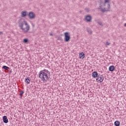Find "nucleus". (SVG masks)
Instances as JSON below:
<instances>
[{"instance_id": "nucleus-26", "label": "nucleus", "mask_w": 126, "mask_h": 126, "mask_svg": "<svg viewBox=\"0 0 126 126\" xmlns=\"http://www.w3.org/2000/svg\"><path fill=\"white\" fill-rule=\"evenodd\" d=\"M58 40H63V38H59L58 39Z\"/></svg>"}, {"instance_id": "nucleus-20", "label": "nucleus", "mask_w": 126, "mask_h": 126, "mask_svg": "<svg viewBox=\"0 0 126 126\" xmlns=\"http://www.w3.org/2000/svg\"><path fill=\"white\" fill-rule=\"evenodd\" d=\"M97 23L99 25H100V26H102L103 25V24L101 22H98Z\"/></svg>"}, {"instance_id": "nucleus-23", "label": "nucleus", "mask_w": 126, "mask_h": 126, "mask_svg": "<svg viewBox=\"0 0 126 126\" xmlns=\"http://www.w3.org/2000/svg\"><path fill=\"white\" fill-rule=\"evenodd\" d=\"M49 35H50V36H54V34L52 33H50Z\"/></svg>"}, {"instance_id": "nucleus-6", "label": "nucleus", "mask_w": 126, "mask_h": 126, "mask_svg": "<svg viewBox=\"0 0 126 126\" xmlns=\"http://www.w3.org/2000/svg\"><path fill=\"white\" fill-rule=\"evenodd\" d=\"M85 20L87 22H91V20H92V17L90 15H87L85 17Z\"/></svg>"}, {"instance_id": "nucleus-19", "label": "nucleus", "mask_w": 126, "mask_h": 126, "mask_svg": "<svg viewBox=\"0 0 126 126\" xmlns=\"http://www.w3.org/2000/svg\"><path fill=\"white\" fill-rule=\"evenodd\" d=\"M97 78L96 79V81H97V82H98V81H99V80H100V76H97V77H96Z\"/></svg>"}, {"instance_id": "nucleus-3", "label": "nucleus", "mask_w": 126, "mask_h": 126, "mask_svg": "<svg viewBox=\"0 0 126 126\" xmlns=\"http://www.w3.org/2000/svg\"><path fill=\"white\" fill-rule=\"evenodd\" d=\"M49 74H51L50 71L47 69H44L39 72L38 76L43 82H47L49 80Z\"/></svg>"}, {"instance_id": "nucleus-7", "label": "nucleus", "mask_w": 126, "mask_h": 126, "mask_svg": "<svg viewBox=\"0 0 126 126\" xmlns=\"http://www.w3.org/2000/svg\"><path fill=\"white\" fill-rule=\"evenodd\" d=\"M28 12L25 11L21 12L22 17H26L27 16Z\"/></svg>"}, {"instance_id": "nucleus-16", "label": "nucleus", "mask_w": 126, "mask_h": 126, "mask_svg": "<svg viewBox=\"0 0 126 126\" xmlns=\"http://www.w3.org/2000/svg\"><path fill=\"white\" fill-rule=\"evenodd\" d=\"M2 68L3 69H5V70H8V69H9V68L8 66H5V65H4L2 67Z\"/></svg>"}, {"instance_id": "nucleus-22", "label": "nucleus", "mask_w": 126, "mask_h": 126, "mask_svg": "<svg viewBox=\"0 0 126 126\" xmlns=\"http://www.w3.org/2000/svg\"><path fill=\"white\" fill-rule=\"evenodd\" d=\"M12 70H10L9 72V74H11V73L12 72Z\"/></svg>"}, {"instance_id": "nucleus-4", "label": "nucleus", "mask_w": 126, "mask_h": 126, "mask_svg": "<svg viewBox=\"0 0 126 126\" xmlns=\"http://www.w3.org/2000/svg\"><path fill=\"white\" fill-rule=\"evenodd\" d=\"M64 42H69V40H70V35H69V33L68 32H65L64 33Z\"/></svg>"}, {"instance_id": "nucleus-13", "label": "nucleus", "mask_w": 126, "mask_h": 126, "mask_svg": "<svg viewBox=\"0 0 126 126\" xmlns=\"http://www.w3.org/2000/svg\"><path fill=\"white\" fill-rule=\"evenodd\" d=\"M79 56L80 59H84L85 54L83 52H82L79 54Z\"/></svg>"}, {"instance_id": "nucleus-1", "label": "nucleus", "mask_w": 126, "mask_h": 126, "mask_svg": "<svg viewBox=\"0 0 126 126\" xmlns=\"http://www.w3.org/2000/svg\"><path fill=\"white\" fill-rule=\"evenodd\" d=\"M99 9H100L101 12H105V11H109L110 9V1L109 0H99Z\"/></svg>"}, {"instance_id": "nucleus-21", "label": "nucleus", "mask_w": 126, "mask_h": 126, "mask_svg": "<svg viewBox=\"0 0 126 126\" xmlns=\"http://www.w3.org/2000/svg\"><path fill=\"white\" fill-rule=\"evenodd\" d=\"M111 43H110V42H107L105 44V45H107L108 46H109Z\"/></svg>"}, {"instance_id": "nucleus-24", "label": "nucleus", "mask_w": 126, "mask_h": 126, "mask_svg": "<svg viewBox=\"0 0 126 126\" xmlns=\"http://www.w3.org/2000/svg\"><path fill=\"white\" fill-rule=\"evenodd\" d=\"M32 27H34L35 25H34V24L33 23H32Z\"/></svg>"}, {"instance_id": "nucleus-11", "label": "nucleus", "mask_w": 126, "mask_h": 126, "mask_svg": "<svg viewBox=\"0 0 126 126\" xmlns=\"http://www.w3.org/2000/svg\"><path fill=\"white\" fill-rule=\"evenodd\" d=\"M31 81V79L28 77L25 78V82L27 83V84H29L30 83V82Z\"/></svg>"}, {"instance_id": "nucleus-10", "label": "nucleus", "mask_w": 126, "mask_h": 126, "mask_svg": "<svg viewBox=\"0 0 126 126\" xmlns=\"http://www.w3.org/2000/svg\"><path fill=\"white\" fill-rule=\"evenodd\" d=\"M99 80H98V83H101V82H103V81L104 80V77L103 75H99Z\"/></svg>"}, {"instance_id": "nucleus-15", "label": "nucleus", "mask_w": 126, "mask_h": 126, "mask_svg": "<svg viewBox=\"0 0 126 126\" xmlns=\"http://www.w3.org/2000/svg\"><path fill=\"white\" fill-rule=\"evenodd\" d=\"M87 32L89 34H92V30H91V29L89 28H87Z\"/></svg>"}, {"instance_id": "nucleus-17", "label": "nucleus", "mask_w": 126, "mask_h": 126, "mask_svg": "<svg viewBox=\"0 0 126 126\" xmlns=\"http://www.w3.org/2000/svg\"><path fill=\"white\" fill-rule=\"evenodd\" d=\"M24 94V91H22L20 92V93L19 94V95L20 96V98H22V95Z\"/></svg>"}, {"instance_id": "nucleus-9", "label": "nucleus", "mask_w": 126, "mask_h": 126, "mask_svg": "<svg viewBox=\"0 0 126 126\" xmlns=\"http://www.w3.org/2000/svg\"><path fill=\"white\" fill-rule=\"evenodd\" d=\"M98 72L94 71L92 73V77L94 78H96V77H98Z\"/></svg>"}, {"instance_id": "nucleus-5", "label": "nucleus", "mask_w": 126, "mask_h": 126, "mask_svg": "<svg viewBox=\"0 0 126 126\" xmlns=\"http://www.w3.org/2000/svg\"><path fill=\"white\" fill-rule=\"evenodd\" d=\"M28 16L29 17V19L31 20H33L36 17L35 13L32 11L29 12V14H28Z\"/></svg>"}, {"instance_id": "nucleus-2", "label": "nucleus", "mask_w": 126, "mask_h": 126, "mask_svg": "<svg viewBox=\"0 0 126 126\" xmlns=\"http://www.w3.org/2000/svg\"><path fill=\"white\" fill-rule=\"evenodd\" d=\"M19 27L22 30L23 32L26 34L30 30V26L27 22L24 20H20L19 21Z\"/></svg>"}, {"instance_id": "nucleus-27", "label": "nucleus", "mask_w": 126, "mask_h": 126, "mask_svg": "<svg viewBox=\"0 0 126 126\" xmlns=\"http://www.w3.org/2000/svg\"><path fill=\"white\" fill-rule=\"evenodd\" d=\"M124 26H125V27H126V23H125V24H124Z\"/></svg>"}, {"instance_id": "nucleus-8", "label": "nucleus", "mask_w": 126, "mask_h": 126, "mask_svg": "<svg viewBox=\"0 0 126 126\" xmlns=\"http://www.w3.org/2000/svg\"><path fill=\"white\" fill-rule=\"evenodd\" d=\"M3 122L4 124H7L8 123V119H7V117L6 116H4L3 117Z\"/></svg>"}, {"instance_id": "nucleus-12", "label": "nucleus", "mask_w": 126, "mask_h": 126, "mask_svg": "<svg viewBox=\"0 0 126 126\" xmlns=\"http://www.w3.org/2000/svg\"><path fill=\"white\" fill-rule=\"evenodd\" d=\"M109 71H114L115 70V66L111 65L109 67Z\"/></svg>"}, {"instance_id": "nucleus-14", "label": "nucleus", "mask_w": 126, "mask_h": 126, "mask_svg": "<svg viewBox=\"0 0 126 126\" xmlns=\"http://www.w3.org/2000/svg\"><path fill=\"white\" fill-rule=\"evenodd\" d=\"M120 125H121V122H120V121H116L114 122V125L115 126H120Z\"/></svg>"}, {"instance_id": "nucleus-28", "label": "nucleus", "mask_w": 126, "mask_h": 126, "mask_svg": "<svg viewBox=\"0 0 126 126\" xmlns=\"http://www.w3.org/2000/svg\"><path fill=\"white\" fill-rule=\"evenodd\" d=\"M87 11H88V12L89 11V9H87Z\"/></svg>"}, {"instance_id": "nucleus-18", "label": "nucleus", "mask_w": 126, "mask_h": 126, "mask_svg": "<svg viewBox=\"0 0 126 126\" xmlns=\"http://www.w3.org/2000/svg\"><path fill=\"white\" fill-rule=\"evenodd\" d=\"M28 41H29V40L28 39V38H24L23 40V42L24 43H28Z\"/></svg>"}, {"instance_id": "nucleus-25", "label": "nucleus", "mask_w": 126, "mask_h": 126, "mask_svg": "<svg viewBox=\"0 0 126 126\" xmlns=\"http://www.w3.org/2000/svg\"><path fill=\"white\" fill-rule=\"evenodd\" d=\"M2 34V32H0V35H1Z\"/></svg>"}]
</instances>
